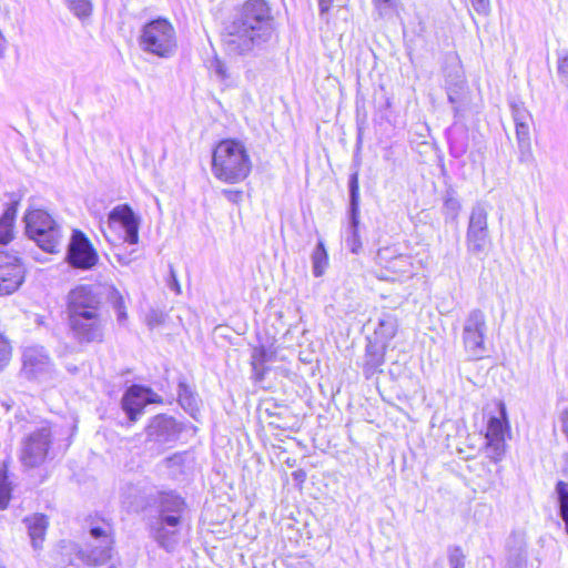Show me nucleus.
Returning a JSON list of instances; mask_svg holds the SVG:
<instances>
[{"instance_id":"f257e3e1","label":"nucleus","mask_w":568,"mask_h":568,"mask_svg":"<svg viewBox=\"0 0 568 568\" xmlns=\"http://www.w3.org/2000/svg\"><path fill=\"white\" fill-rule=\"evenodd\" d=\"M274 19L265 0H246L225 23L223 44L230 54L245 55L272 37Z\"/></svg>"},{"instance_id":"f03ea898","label":"nucleus","mask_w":568,"mask_h":568,"mask_svg":"<svg viewBox=\"0 0 568 568\" xmlns=\"http://www.w3.org/2000/svg\"><path fill=\"white\" fill-rule=\"evenodd\" d=\"M154 504L158 517L151 523V534L160 547L171 551L178 544L186 503L180 495L170 490L158 493Z\"/></svg>"},{"instance_id":"7ed1b4c3","label":"nucleus","mask_w":568,"mask_h":568,"mask_svg":"<svg viewBox=\"0 0 568 568\" xmlns=\"http://www.w3.org/2000/svg\"><path fill=\"white\" fill-rule=\"evenodd\" d=\"M252 169L251 159L243 143L236 140L219 142L212 154L213 175L230 184L244 181Z\"/></svg>"},{"instance_id":"20e7f679","label":"nucleus","mask_w":568,"mask_h":568,"mask_svg":"<svg viewBox=\"0 0 568 568\" xmlns=\"http://www.w3.org/2000/svg\"><path fill=\"white\" fill-rule=\"evenodd\" d=\"M139 45L144 52L159 58H171L178 47L173 24L164 18H156L145 23L139 36Z\"/></svg>"},{"instance_id":"39448f33","label":"nucleus","mask_w":568,"mask_h":568,"mask_svg":"<svg viewBox=\"0 0 568 568\" xmlns=\"http://www.w3.org/2000/svg\"><path fill=\"white\" fill-rule=\"evenodd\" d=\"M26 230L31 240L48 253H58L63 234L57 221L43 210H31L26 216Z\"/></svg>"},{"instance_id":"423d86ee","label":"nucleus","mask_w":568,"mask_h":568,"mask_svg":"<svg viewBox=\"0 0 568 568\" xmlns=\"http://www.w3.org/2000/svg\"><path fill=\"white\" fill-rule=\"evenodd\" d=\"M465 243L467 253L480 261L485 260L493 246L488 227V210L483 202L471 206Z\"/></svg>"},{"instance_id":"0eeeda50","label":"nucleus","mask_w":568,"mask_h":568,"mask_svg":"<svg viewBox=\"0 0 568 568\" xmlns=\"http://www.w3.org/2000/svg\"><path fill=\"white\" fill-rule=\"evenodd\" d=\"M486 315L479 308L471 310L463 325V343L470 359L478 361L486 356Z\"/></svg>"},{"instance_id":"6e6552de","label":"nucleus","mask_w":568,"mask_h":568,"mask_svg":"<svg viewBox=\"0 0 568 568\" xmlns=\"http://www.w3.org/2000/svg\"><path fill=\"white\" fill-rule=\"evenodd\" d=\"M110 526H95L90 528V536L93 542L88 544L84 548L74 546L77 557L88 566H103L112 557L113 539L111 537Z\"/></svg>"},{"instance_id":"1a4fd4ad","label":"nucleus","mask_w":568,"mask_h":568,"mask_svg":"<svg viewBox=\"0 0 568 568\" xmlns=\"http://www.w3.org/2000/svg\"><path fill=\"white\" fill-rule=\"evenodd\" d=\"M51 445V430L48 426H41L30 433L22 443L20 460L23 466L34 468L47 458Z\"/></svg>"},{"instance_id":"9d476101","label":"nucleus","mask_w":568,"mask_h":568,"mask_svg":"<svg viewBox=\"0 0 568 568\" xmlns=\"http://www.w3.org/2000/svg\"><path fill=\"white\" fill-rule=\"evenodd\" d=\"M26 267L17 253L0 250V296L14 293L24 282Z\"/></svg>"},{"instance_id":"9b49d317","label":"nucleus","mask_w":568,"mask_h":568,"mask_svg":"<svg viewBox=\"0 0 568 568\" xmlns=\"http://www.w3.org/2000/svg\"><path fill=\"white\" fill-rule=\"evenodd\" d=\"M67 261L80 270H91L99 261L98 253L87 235L80 230H73L68 245Z\"/></svg>"},{"instance_id":"f8f14e48","label":"nucleus","mask_w":568,"mask_h":568,"mask_svg":"<svg viewBox=\"0 0 568 568\" xmlns=\"http://www.w3.org/2000/svg\"><path fill=\"white\" fill-rule=\"evenodd\" d=\"M73 338L80 344L101 343L104 336V320L101 313L69 318Z\"/></svg>"},{"instance_id":"ddd939ff","label":"nucleus","mask_w":568,"mask_h":568,"mask_svg":"<svg viewBox=\"0 0 568 568\" xmlns=\"http://www.w3.org/2000/svg\"><path fill=\"white\" fill-rule=\"evenodd\" d=\"M349 190V226L347 230V237L345 240L347 248L358 254L362 250V242L358 234L359 224V184L358 171H354L348 179Z\"/></svg>"},{"instance_id":"4468645a","label":"nucleus","mask_w":568,"mask_h":568,"mask_svg":"<svg viewBox=\"0 0 568 568\" xmlns=\"http://www.w3.org/2000/svg\"><path fill=\"white\" fill-rule=\"evenodd\" d=\"M100 296L89 285H80L68 294V316L77 317L85 314L100 313Z\"/></svg>"},{"instance_id":"2eb2a0df","label":"nucleus","mask_w":568,"mask_h":568,"mask_svg":"<svg viewBox=\"0 0 568 568\" xmlns=\"http://www.w3.org/2000/svg\"><path fill=\"white\" fill-rule=\"evenodd\" d=\"M115 223L120 224L124 232L123 242L130 245L139 243L141 217L134 213L129 204L116 205L110 211L108 215L109 227H112Z\"/></svg>"},{"instance_id":"dca6fc26","label":"nucleus","mask_w":568,"mask_h":568,"mask_svg":"<svg viewBox=\"0 0 568 568\" xmlns=\"http://www.w3.org/2000/svg\"><path fill=\"white\" fill-rule=\"evenodd\" d=\"M159 402V396L151 388L132 385L123 394L121 406L130 422H135L148 404Z\"/></svg>"},{"instance_id":"f3484780","label":"nucleus","mask_w":568,"mask_h":568,"mask_svg":"<svg viewBox=\"0 0 568 568\" xmlns=\"http://www.w3.org/2000/svg\"><path fill=\"white\" fill-rule=\"evenodd\" d=\"M180 432L181 428L174 418L158 415L146 427V438L150 442L165 444L174 442Z\"/></svg>"},{"instance_id":"a211bd4d","label":"nucleus","mask_w":568,"mask_h":568,"mask_svg":"<svg viewBox=\"0 0 568 568\" xmlns=\"http://www.w3.org/2000/svg\"><path fill=\"white\" fill-rule=\"evenodd\" d=\"M23 372L29 378H38L51 371V361L43 347H27L22 354Z\"/></svg>"},{"instance_id":"6ab92c4d","label":"nucleus","mask_w":568,"mask_h":568,"mask_svg":"<svg viewBox=\"0 0 568 568\" xmlns=\"http://www.w3.org/2000/svg\"><path fill=\"white\" fill-rule=\"evenodd\" d=\"M22 523L28 531L33 550H42L49 527L48 517L43 514L37 513L24 517Z\"/></svg>"},{"instance_id":"aec40b11","label":"nucleus","mask_w":568,"mask_h":568,"mask_svg":"<svg viewBox=\"0 0 568 568\" xmlns=\"http://www.w3.org/2000/svg\"><path fill=\"white\" fill-rule=\"evenodd\" d=\"M386 344L378 345L369 342L366 345L363 373L366 378H371L377 373H382V366L385 363Z\"/></svg>"},{"instance_id":"412c9836","label":"nucleus","mask_w":568,"mask_h":568,"mask_svg":"<svg viewBox=\"0 0 568 568\" xmlns=\"http://www.w3.org/2000/svg\"><path fill=\"white\" fill-rule=\"evenodd\" d=\"M390 248H381L377 252V262L379 264H384L387 271H390L394 274H408L412 268L410 256L405 254H398L396 256H390Z\"/></svg>"},{"instance_id":"4be33fe9","label":"nucleus","mask_w":568,"mask_h":568,"mask_svg":"<svg viewBox=\"0 0 568 568\" xmlns=\"http://www.w3.org/2000/svg\"><path fill=\"white\" fill-rule=\"evenodd\" d=\"M516 139L519 150V161L528 162L532 159L531 142H530V123H517Z\"/></svg>"},{"instance_id":"5701e85b","label":"nucleus","mask_w":568,"mask_h":568,"mask_svg":"<svg viewBox=\"0 0 568 568\" xmlns=\"http://www.w3.org/2000/svg\"><path fill=\"white\" fill-rule=\"evenodd\" d=\"M397 332V320L392 314H383L378 320V325L375 328V335L386 344L396 335Z\"/></svg>"},{"instance_id":"b1692460","label":"nucleus","mask_w":568,"mask_h":568,"mask_svg":"<svg viewBox=\"0 0 568 568\" xmlns=\"http://www.w3.org/2000/svg\"><path fill=\"white\" fill-rule=\"evenodd\" d=\"M17 207L11 204L6 209L0 219V243L6 244L12 239V227L16 219Z\"/></svg>"},{"instance_id":"393cba45","label":"nucleus","mask_w":568,"mask_h":568,"mask_svg":"<svg viewBox=\"0 0 568 568\" xmlns=\"http://www.w3.org/2000/svg\"><path fill=\"white\" fill-rule=\"evenodd\" d=\"M328 265V256L323 241H318L312 253V271L316 277L322 276Z\"/></svg>"},{"instance_id":"a878e982","label":"nucleus","mask_w":568,"mask_h":568,"mask_svg":"<svg viewBox=\"0 0 568 568\" xmlns=\"http://www.w3.org/2000/svg\"><path fill=\"white\" fill-rule=\"evenodd\" d=\"M178 397L180 405L187 413L193 414L197 409V396L185 382L179 383Z\"/></svg>"},{"instance_id":"bb28decb","label":"nucleus","mask_w":568,"mask_h":568,"mask_svg":"<svg viewBox=\"0 0 568 568\" xmlns=\"http://www.w3.org/2000/svg\"><path fill=\"white\" fill-rule=\"evenodd\" d=\"M122 496L124 498V503L134 511H139L145 506L144 499L141 496V489L135 485H125L122 488Z\"/></svg>"},{"instance_id":"cd10ccee","label":"nucleus","mask_w":568,"mask_h":568,"mask_svg":"<svg viewBox=\"0 0 568 568\" xmlns=\"http://www.w3.org/2000/svg\"><path fill=\"white\" fill-rule=\"evenodd\" d=\"M556 493L559 501V514L565 523L566 532L568 534V484L559 480L556 485Z\"/></svg>"},{"instance_id":"c85d7f7f","label":"nucleus","mask_w":568,"mask_h":568,"mask_svg":"<svg viewBox=\"0 0 568 568\" xmlns=\"http://www.w3.org/2000/svg\"><path fill=\"white\" fill-rule=\"evenodd\" d=\"M445 83L446 87H453L457 89L465 88V77L462 71V67L455 63L445 69Z\"/></svg>"},{"instance_id":"c756f323","label":"nucleus","mask_w":568,"mask_h":568,"mask_svg":"<svg viewBox=\"0 0 568 568\" xmlns=\"http://www.w3.org/2000/svg\"><path fill=\"white\" fill-rule=\"evenodd\" d=\"M69 10L79 19L84 20L92 14L90 0H67Z\"/></svg>"},{"instance_id":"7c9ffc66","label":"nucleus","mask_w":568,"mask_h":568,"mask_svg":"<svg viewBox=\"0 0 568 568\" xmlns=\"http://www.w3.org/2000/svg\"><path fill=\"white\" fill-rule=\"evenodd\" d=\"M460 211V203L455 197L454 191H447L444 197L443 213L446 220H456Z\"/></svg>"},{"instance_id":"2f4dec72","label":"nucleus","mask_w":568,"mask_h":568,"mask_svg":"<svg viewBox=\"0 0 568 568\" xmlns=\"http://www.w3.org/2000/svg\"><path fill=\"white\" fill-rule=\"evenodd\" d=\"M508 426L506 422L498 417H491L488 422L486 439H499L505 440V433Z\"/></svg>"},{"instance_id":"473e14b6","label":"nucleus","mask_w":568,"mask_h":568,"mask_svg":"<svg viewBox=\"0 0 568 568\" xmlns=\"http://www.w3.org/2000/svg\"><path fill=\"white\" fill-rule=\"evenodd\" d=\"M12 345L9 338L0 333V373H2L12 359Z\"/></svg>"},{"instance_id":"72a5a7b5","label":"nucleus","mask_w":568,"mask_h":568,"mask_svg":"<svg viewBox=\"0 0 568 568\" xmlns=\"http://www.w3.org/2000/svg\"><path fill=\"white\" fill-rule=\"evenodd\" d=\"M505 440L499 439H487L486 453L487 456L494 460L498 462L503 458L505 454Z\"/></svg>"},{"instance_id":"f704fd0d","label":"nucleus","mask_w":568,"mask_h":568,"mask_svg":"<svg viewBox=\"0 0 568 568\" xmlns=\"http://www.w3.org/2000/svg\"><path fill=\"white\" fill-rule=\"evenodd\" d=\"M506 568H527V554L523 548H519L509 554Z\"/></svg>"},{"instance_id":"c9c22d12","label":"nucleus","mask_w":568,"mask_h":568,"mask_svg":"<svg viewBox=\"0 0 568 568\" xmlns=\"http://www.w3.org/2000/svg\"><path fill=\"white\" fill-rule=\"evenodd\" d=\"M465 555L459 546L448 548V562L450 568H465Z\"/></svg>"},{"instance_id":"e433bc0d","label":"nucleus","mask_w":568,"mask_h":568,"mask_svg":"<svg viewBox=\"0 0 568 568\" xmlns=\"http://www.w3.org/2000/svg\"><path fill=\"white\" fill-rule=\"evenodd\" d=\"M557 71L561 82L568 84V51L566 50L558 53Z\"/></svg>"},{"instance_id":"4c0bfd02","label":"nucleus","mask_w":568,"mask_h":568,"mask_svg":"<svg viewBox=\"0 0 568 568\" xmlns=\"http://www.w3.org/2000/svg\"><path fill=\"white\" fill-rule=\"evenodd\" d=\"M513 118H514L515 125H517V123H520V122L531 123V115L524 106L514 105L513 106Z\"/></svg>"},{"instance_id":"58836bf2","label":"nucleus","mask_w":568,"mask_h":568,"mask_svg":"<svg viewBox=\"0 0 568 568\" xmlns=\"http://www.w3.org/2000/svg\"><path fill=\"white\" fill-rule=\"evenodd\" d=\"M265 361H266V349L264 347L255 348L252 354L253 372H257L258 365H264Z\"/></svg>"},{"instance_id":"ea45409f","label":"nucleus","mask_w":568,"mask_h":568,"mask_svg":"<svg viewBox=\"0 0 568 568\" xmlns=\"http://www.w3.org/2000/svg\"><path fill=\"white\" fill-rule=\"evenodd\" d=\"M10 499V488L6 478H0V509H6Z\"/></svg>"},{"instance_id":"a19ab883","label":"nucleus","mask_w":568,"mask_h":568,"mask_svg":"<svg viewBox=\"0 0 568 568\" xmlns=\"http://www.w3.org/2000/svg\"><path fill=\"white\" fill-rule=\"evenodd\" d=\"M381 16L387 14L396 7V0H373Z\"/></svg>"},{"instance_id":"79ce46f5","label":"nucleus","mask_w":568,"mask_h":568,"mask_svg":"<svg viewBox=\"0 0 568 568\" xmlns=\"http://www.w3.org/2000/svg\"><path fill=\"white\" fill-rule=\"evenodd\" d=\"M474 10L481 16H487L490 11V0H470Z\"/></svg>"},{"instance_id":"37998d69","label":"nucleus","mask_w":568,"mask_h":568,"mask_svg":"<svg viewBox=\"0 0 568 568\" xmlns=\"http://www.w3.org/2000/svg\"><path fill=\"white\" fill-rule=\"evenodd\" d=\"M186 456H187L186 453H176V454L168 457L164 460V463H165L166 467L181 466L185 462Z\"/></svg>"},{"instance_id":"c03bdc74","label":"nucleus","mask_w":568,"mask_h":568,"mask_svg":"<svg viewBox=\"0 0 568 568\" xmlns=\"http://www.w3.org/2000/svg\"><path fill=\"white\" fill-rule=\"evenodd\" d=\"M222 193L232 203L237 204L242 201L243 192L240 190L224 189Z\"/></svg>"},{"instance_id":"a18cd8bd","label":"nucleus","mask_w":568,"mask_h":568,"mask_svg":"<svg viewBox=\"0 0 568 568\" xmlns=\"http://www.w3.org/2000/svg\"><path fill=\"white\" fill-rule=\"evenodd\" d=\"M211 68L213 70V72L220 78V79H225L227 78V73H226V67L225 64L219 60V59H215L212 64H211Z\"/></svg>"},{"instance_id":"49530a36","label":"nucleus","mask_w":568,"mask_h":568,"mask_svg":"<svg viewBox=\"0 0 568 568\" xmlns=\"http://www.w3.org/2000/svg\"><path fill=\"white\" fill-rule=\"evenodd\" d=\"M168 286L174 291L176 294L181 293V286L176 277V273L172 266H170V280L168 282Z\"/></svg>"},{"instance_id":"de8ad7c7","label":"nucleus","mask_w":568,"mask_h":568,"mask_svg":"<svg viewBox=\"0 0 568 568\" xmlns=\"http://www.w3.org/2000/svg\"><path fill=\"white\" fill-rule=\"evenodd\" d=\"M464 89L446 87L447 98L452 104H456L460 100V94Z\"/></svg>"},{"instance_id":"09e8293b","label":"nucleus","mask_w":568,"mask_h":568,"mask_svg":"<svg viewBox=\"0 0 568 568\" xmlns=\"http://www.w3.org/2000/svg\"><path fill=\"white\" fill-rule=\"evenodd\" d=\"M561 429L568 439V409H565L560 415Z\"/></svg>"},{"instance_id":"8fccbe9b","label":"nucleus","mask_w":568,"mask_h":568,"mask_svg":"<svg viewBox=\"0 0 568 568\" xmlns=\"http://www.w3.org/2000/svg\"><path fill=\"white\" fill-rule=\"evenodd\" d=\"M333 0H318V7H320V13L323 16L324 13L328 12Z\"/></svg>"},{"instance_id":"3c124183","label":"nucleus","mask_w":568,"mask_h":568,"mask_svg":"<svg viewBox=\"0 0 568 568\" xmlns=\"http://www.w3.org/2000/svg\"><path fill=\"white\" fill-rule=\"evenodd\" d=\"M256 379L261 381L264 377V365H258L257 372H254Z\"/></svg>"},{"instance_id":"603ef678","label":"nucleus","mask_w":568,"mask_h":568,"mask_svg":"<svg viewBox=\"0 0 568 568\" xmlns=\"http://www.w3.org/2000/svg\"><path fill=\"white\" fill-rule=\"evenodd\" d=\"M3 51H4V39H3L2 34L0 33V59L3 57Z\"/></svg>"},{"instance_id":"864d4df0","label":"nucleus","mask_w":568,"mask_h":568,"mask_svg":"<svg viewBox=\"0 0 568 568\" xmlns=\"http://www.w3.org/2000/svg\"><path fill=\"white\" fill-rule=\"evenodd\" d=\"M116 257H118L119 263H121L122 265H126L130 263V260L124 256L116 255Z\"/></svg>"},{"instance_id":"5fc2aeb1","label":"nucleus","mask_w":568,"mask_h":568,"mask_svg":"<svg viewBox=\"0 0 568 568\" xmlns=\"http://www.w3.org/2000/svg\"><path fill=\"white\" fill-rule=\"evenodd\" d=\"M124 317H125V313H124V312H122V311H120V312H119V320H122V318H124Z\"/></svg>"}]
</instances>
